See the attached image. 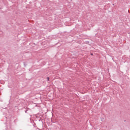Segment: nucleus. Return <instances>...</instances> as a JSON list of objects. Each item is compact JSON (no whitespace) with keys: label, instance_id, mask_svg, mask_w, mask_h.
<instances>
[{"label":"nucleus","instance_id":"nucleus-1","mask_svg":"<svg viewBox=\"0 0 130 130\" xmlns=\"http://www.w3.org/2000/svg\"><path fill=\"white\" fill-rule=\"evenodd\" d=\"M28 110H30V109L27 108V109L25 110V111H28Z\"/></svg>","mask_w":130,"mask_h":130},{"label":"nucleus","instance_id":"nucleus-2","mask_svg":"<svg viewBox=\"0 0 130 130\" xmlns=\"http://www.w3.org/2000/svg\"><path fill=\"white\" fill-rule=\"evenodd\" d=\"M48 81H49V77H47Z\"/></svg>","mask_w":130,"mask_h":130},{"label":"nucleus","instance_id":"nucleus-3","mask_svg":"<svg viewBox=\"0 0 130 130\" xmlns=\"http://www.w3.org/2000/svg\"><path fill=\"white\" fill-rule=\"evenodd\" d=\"M25 113H27V111L25 110Z\"/></svg>","mask_w":130,"mask_h":130},{"label":"nucleus","instance_id":"nucleus-4","mask_svg":"<svg viewBox=\"0 0 130 130\" xmlns=\"http://www.w3.org/2000/svg\"><path fill=\"white\" fill-rule=\"evenodd\" d=\"M24 65L25 66H26V64H25V63H24Z\"/></svg>","mask_w":130,"mask_h":130},{"label":"nucleus","instance_id":"nucleus-5","mask_svg":"<svg viewBox=\"0 0 130 130\" xmlns=\"http://www.w3.org/2000/svg\"><path fill=\"white\" fill-rule=\"evenodd\" d=\"M91 55H93V54L91 53Z\"/></svg>","mask_w":130,"mask_h":130}]
</instances>
